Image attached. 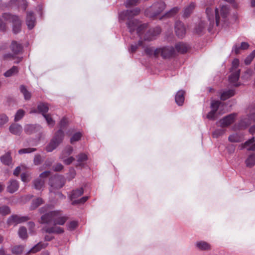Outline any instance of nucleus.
<instances>
[{"mask_svg": "<svg viewBox=\"0 0 255 255\" xmlns=\"http://www.w3.org/2000/svg\"><path fill=\"white\" fill-rule=\"evenodd\" d=\"M230 8L228 5H220L219 8H216L214 10L210 7H207L206 13L210 22L209 30H211L215 22L217 26H223L227 20Z\"/></svg>", "mask_w": 255, "mask_h": 255, "instance_id": "1", "label": "nucleus"}, {"mask_svg": "<svg viewBox=\"0 0 255 255\" xmlns=\"http://www.w3.org/2000/svg\"><path fill=\"white\" fill-rule=\"evenodd\" d=\"M67 219V216L62 215L61 211L55 210L43 215L41 217L40 223L45 224L53 223L54 225H63Z\"/></svg>", "mask_w": 255, "mask_h": 255, "instance_id": "2", "label": "nucleus"}, {"mask_svg": "<svg viewBox=\"0 0 255 255\" xmlns=\"http://www.w3.org/2000/svg\"><path fill=\"white\" fill-rule=\"evenodd\" d=\"M4 20L9 21L12 23V31L14 34L19 33L21 30V20L16 15H12L9 13H4L2 15Z\"/></svg>", "mask_w": 255, "mask_h": 255, "instance_id": "3", "label": "nucleus"}, {"mask_svg": "<svg viewBox=\"0 0 255 255\" xmlns=\"http://www.w3.org/2000/svg\"><path fill=\"white\" fill-rule=\"evenodd\" d=\"M64 137L63 131L59 129L54 134L49 144L46 146L45 149L48 152L54 150L63 141Z\"/></svg>", "mask_w": 255, "mask_h": 255, "instance_id": "4", "label": "nucleus"}, {"mask_svg": "<svg viewBox=\"0 0 255 255\" xmlns=\"http://www.w3.org/2000/svg\"><path fill=\"white\" fill-rule=\"evenodd\" d=\"M166 7V4L162 1L154 3L149 8L145 10L147 16L153 17L159 14Z\"/></svg>", "mask_w": 255, "mask_h": 255, "instance_id": "5", "label": "nucleus"}, {"mask_svg": "<svg viewBox=\"0 0 255 255\" xmlns=\"http://www.w3.org/2000/svg\"><path fill=\"white\" fill-rule=\"evenodd\" d=\"M127 26L129 31L131 34L135 30L138 36L141 37L143 31L147 28V24L146 23L141 24L139 21L136 19L129 20L127 23Z\"/></svg>", "mask_w": 255, "mask_h": 255, "instance_id": "6", "label": "nucleus"}, {"mask_svg": "<svg viewBox=\"0 0 255 255\" xmlns=\"http://www.w3.org/2000/svg\"><path fill=\"white\" fill-rule=\"evenodd\" d=\"M65 183V179L62 175H56L49 179V184L50 186V192H54V189H58L62 188Z\"/></svg>", "mask_w": 255, "mask_h": 255, "instance_id": "7", "label": "nucleus"}, {"mask_svg": "<svg viewBox=\"0 0 255 255\" xmlns=\"http://www.w3.org/2000/svg\"><path fill=\"white\" fill-rule=\"evenodd\" d=\"M174 53V49L173 47H164L155 49L154 52V56L158 57L159 54L164 58H169L172 57Z\"/></svg>", "mask_w": 255, "mask_h": 255, "instance_id": "8", "label": "nucleus"}, {"mask_svg": "<svg viewBox=\"0 0 255 255\" xmlns=\"http://www.w3.org/2000/svg\"><path fill=\"white\" fill-rule=\"evenodd\" d=\"M223 104L219 101H213L211 104L212 110L208 113L206 117L210 120H215L217 118V112Z\"/></svg>", "mask_w": 255, "mask_h": 255, "instance_id": "9", "label": "nucleus"}, {"mask_svg": "<svg viewBox=\"0 0 255 255\" xmlns=\"http://www.w3.org/2000/svg\"><path fill=\"white\" fill-rule=\"evenodd\" d=\"M29 219V217L26 216H21L17 215H12L7 219V224L9 226H15L18 224L26 222Z\"/></svg>", "mask_w": 255, "mask_h": 255, "instance_id": "10", "label": "nucleus"}, {"mask_svg": "<svg viewBox=\"0 0 255 255\" xmlns=\"http://www.w3.org/2000/svg\"><path fill=\"white\" fill-rule=\"evenodd\" d=\"M161 32V29L159 27H155L150 28L146 32L144 36V40L145 41H151L155 39L156 36Z\"/></svg>", "mask_w": 255, "mask_h": 255, "instance_id": "11", "label": "nucleus"}, {"mask_svg": "<svg viewBox=\"0 0 255 255\" xmlns=\"http://www.w3.org/2000/svg\"><path fill=\"white\" fill-rule=\"evenodd\" d=\"M236 116V114L233 113L224 117L219 122L220 126L222 128L228 127L234 122Z\"/></svg>", "mask_w": 255, "mask_h": 255, "instance_id": "12", "label": "nucleus"}, {"mask_svg": "<svg viewBox=\"0 0 255 255\" xmlns=\"http://www.w3.org/2000/svg\"><path fill=\"white\" fill-rule=\"evenodd\" d=\"M175 31L179 38H183L186 33V28L184 24L180 21H177L175 24Z\"/></svg>", "mask_w": 255, "mask_h": 255, "instance_id": "13", "label": "nucleus"}, {"mask_svg": "<svg viewBox=\"0 0 255 255\" xmlns=\"http://www.w3.org/2000/svg\"><path fill=\"white\" fill-rule=\"evenodd\" d=\"M42 127L39 125L28 124L24 126V132L27 134H31L41 131Z\"/></svg>", "mask_w": 255, "mask_h": 255, "instance_id": "14", "label": "nucleus"}, {"mask_svg": "<svg viewBox=\"0 0 255 255\" xmlns=\"http://www.w3.org/2000/svg\"><path fill=\"white\" fill-rule=\"evenodd\" d=\"M26 23L29 29H32L35 24V17L33 12L28 11L27 12Z\"/></svg>", "mask_w": 255, "mask_h": 255, "instance_id": "15", "label": "nucleus"}, {"mask_svg": "<svg viewBox=\"0 0 255 255\" xmlns=\"http://www.w3.org/2000/svg\"><path fill=\"white\" fill-rule=\"evenodd\" d=\"M42 231L47 233L56 234H62L64 232L63 228L56 226V225H54L51 227H45L42 229Z\"/></svg>", "mask_w": 255, "mask_h": 255, "instance_id": "16", "label": "nucleus"}, {"mask_svg": "<svg viewBox=\"0 0 255 255\" xmlns=\"http://www.w3.org/2000/svg\"><path fill=\"white\" fill-rule=\"evenodd\" d=\"M76 157L77 162L75 163V166L76 167H83L88 159L87 155L84 153H79L77 155Z\"/></svg>", "mask_w": 255, "mask_h": 255, "instance_id": "17", "label": "nucleus"}, {"mask_svg": "<svg viewBox=\"0 0 255 255\" xmlns=\"http://www.w3.org/2000/svg\"><path fill=\"white\" fill-rule=\"evenodd\" d=\"M196 248L201 251H206L211 250V245L204 241H199L195 243Z\"/></svg>", "mask_w": 255, "mask_h": 255, "instance_id": "18", "label": "nucleus"}, {"mask_svg": "<svg viewBox=\"0 0 255 255\" xmlns=\"http://www.w3.org/2000/svg\"><path fill=\"white\" fill-rule=\"evenodd\" d=\"M19 188V184L17 181L11 179L9 181L7 186V191L10 193L16 192Z\"/></svg>", "mask_w": 255, "mask_h": 255, "instance_id": "19", "label": "nucleus"}, {"mask_svg": "<svg viewBox=\"0 0 255 255\" xmlns=\"http://www.w3.org/2000/svg\"><path fill=\"white\" fill-rule=\"evenodd\" d=\"M255 141V137H253L246 141L244 144H241L240 146V149H242L244 148H246L248 150L255 151V143L253 144Z\"/></svg>", "mask_w": 255, "mask_h": 255, "instance_id": "20", "label": "nucleus"}, {"mask_svg": "<svg viewBox=\"0 0 255 255\" xmlns=\"http://www.w3.org/2000/svg\"><path fill=\"white\" fill-rule=\"evenodd\" d=\"M9 130L14 135H19L22 132V128L19 124L13 123L9 126Z\"/></svg>", "mask_w": 255, "mask_h": 255, "instance_id": "21", "label": "nucleus"}, {"mask_svg": "<svg viewBox=\"0 0 255 255\" xmlns=\"http://www.w3.org/2000/svg\"><path fill=\"white\" fill-rule=\"evenodd\" d=\"M10 49L14 54L16 55L20 53L22 51V46L21 43L15 41H12L10 46Z\"/></svg>", "mask_w": 255, "mask_h": 255, "instance_id": "22", "label": "nucleus"}, {"mask_svg": "<svg viewBox=\"0 0 255 255\" xmlns=\"http://www.w3.org/2000/svg\"><path fill=\"white\" fill-rule=\"evenodd\" d=\"M240 75V70L234 71L229 77V82L234 86L237 87L239 84L236 83L238 81Z\"/></svg>", "mask_w": 255, "mask_h": 255, "instance_id": "23", "label": "nucleus"}, {"mask_svg": "<svg viewBox=\"0 0 255 255\" xmlns=\"http://www.w3.org/2000/svg\"><path fill=\"white\" fill-rule=\"evenodd\" d=\"M185 91L183 90H179L178 91L175 97V100L176 104L180 106L183 105V103L184 102V95H185Z\"/></svg>", "mask_w": 255, "mask_h": 255, "instance_id": "24", "label": "nucleus"}, {"mask_svg": "<svg viewBox=\"0 0 255 255\" xmlns=\"http://www.w3.org/2000/svg\"><path fill=\"white\" fill-rule=\"evenodd\" d=\"M47 243H43L39 242L32 247L28 252L27 254L29 253H35L40 251L41 249L45 248L48 246Z\"/></svg>", "mask_w": 255, "mask_h": 255, "instance_id": "25", "label": "nucleus"}, {"mask_svg": "<svg viewBox=\"0 0 255 255\" xmlns=\"http://www.w3.org/2000/svg\"><path fill=\"white\" fill-rule=\"evenodd\" d=\"M249 44L246 42H243L241 44V46H239L235 44L233 47L232 51L234 52L235 54H238L240 53V50H246L249 47Z\"/></svg>", "mask_w": 255, "mask_h": 255, "instance_id": "26", "label": "nucleus"}, {"mask_svg": "<svg viewBox=\"0 0 255 255\" xmlns=\"http://www.w3.org/2000/svg\"><path fill=\"white\" fill-rule=\"evenodd\" d=\"M235 94V91L233 89H229L224 91L221 93V99L225 101L227 99L232 97Z\"/></svg>", "mask_w": 255, "mask_h": 255, "instance_id": "27", "label": "nucleus"}, {"mask_svg": "<svg viewBox=\"0 0 255 255\" xmlns=\"http://www.w3.org/2000/svg\"><path fill=\"white\" fill-rule=\"evenodd\" d=\"M0 160L2 163L6 165H9L12 162V158L10 152H7L4 155L0 157Z\"/></svg>", "mask_w": 255, "mask_h": 255, "instance_id": "28", "label": "nucleus"}, {"mask_svg": "<svg viewBox=\"0 0 255 255\" xmlns=\"http://www.w3.org/2000/svg\"><path fill=\"white\" fill-rule=\"evenodd\" d=\"M37 110L38 112L41 113L43 116L44 115H46V113L48 111V105L46 103H41L38 105Z\"/></svg>", "mask_w": 255, "mask_h": 255, "instance_id": "29", "label": "nucleus"}, {"mask_svg": "<svg viewBox=\"0 0 255 255\" xmlns=\"http://www.w3.org/2000/svg\"><path fill=\"white\" fill-rule=\"evenodd\" d=\"M83 192L84 190L83 188L73 190L70 195V200H73L78 198L83 194Z\"/></svg>", "mask_w": 255, "mask_h": 255, "instance_id": "30", "label": "nucleus"}, {"mask_svg": "<svg viewBox=\"0 0 255 255\" xmlns=\"http://www.w3.org/2000/svg\"><path fill=\"white\" fill-rule=\"evenodd\" d=\"M243 135L237 133L230 135L228 137L229 140L233 142H241L243 140Z\"/></svg>", "mask_w": 255, "mask_h": 255, "instance_id": "31", "label": "nucleus"}, {"mask_svg": "<svg viewBox=\"0 0 255 255\" xmlns=\"http://www.w3.org/2000/svg\"><path fill=\"white\" fill-rule=\"evenodd\" d=\"M73 149L71 146H67L63 150L61 154L60 155V158L63 159L66 156L70 155L73 152Z\"/></svg>", "mask_w": 255, "mask_h": 255, "instance_id": "32", "label": "nucleus"}, {"mask_svg": "<svg viewBox=\"0 0 255 255\" xmlns=\"http://www.w3.org/2000/svg\"><path fill=\"white\" fill-rule=\"evenodd\" d=\"M175 48L178 52L184 53L187 51L188 46L186 44L179 42L175 45Z\"/></svg>", "mask_w": 255, "mask_h": 255, "instance_id": "33", "label": "nucleus"}, {"mask_svg": "<svg viewBox=\"0 0 255 255\" xmlns=\"http://www.w3.org/2000/svg\"><path fill=\"white\" fill-rule=\"evenodd\" d=\"M245 162L248 167H253L255 165V153L249 155Z\"/></svg>", "mask_w": 255, "mask_h": 255, "instance_id": "34", "label": "nucleus"}, {"mask_svg": "<svg viewBox=\"0 0 255 255\" xmlns=\"http://www.w3.org/2000/svg\"><path fill=\"white\" fill-rule=\"evenodd\" d=\"M44 184V180L42 179L37 178L33 181L34 187L36 190H41Z\"/></svg>", "mask_w": 255, "mask_h": 255, "instance_id": "35", "label": "nucleus"}, {"mask_svg": "<svg viewBox=\"0 0 255 255\" xmlns=\"http://www.w3.org/2000/svg\"><path fill=\"white\" fill-rule=\"evenodd\" d=\"M18 71L17 67L13 66L11 68L6 71L4 73V75L6 77H9L16 74Z\"/></svg>", "mask_w": 255, "mask_h": 255, "instance_id": "36", "label": "nucleus"}, {"mask_svg": "<svg viewBox=\"0 0 255 255\" xmlns=\"http://www.w3.org/2000/svg\"><path fill=\"white\" fill-rule=\"evenodd\" d=\"M194 7L195 5L193 3H190L188 6H187L184 10V17H188L192 13Z\"/></svg>", "mask_w": 255, "mask_h": 255, "instance_id": "37", "label": "nucleus"}, {"mask_svg": "<svg viewBox=\"0 0 255 255\" xmlns=\"http://www.w3.org/2000/svg\"><path fill=\"white\" fill-rule=\"evenodd\" d=\"M20 91L24 96V99L26 100H29L31 98V94L28 91L26 87L23 85L20 87Z\"/></svg>", "mask_w": 255, "mask_h": 255, "instance_id": "38", "label": "nucleus"}, {"mask_svg": "<svg viewBox=\"0 0 255 255\" xmlns=\"http://www.w3.org/2000/svg\"><path fill=\"white\" fill-rule=\"evenodd\" d=\"M43 203V201L42 198H38L34 199L32 201L30 208L32 210H34L41 205Z\"/></svg>", "mask_w": 255, "mask_h": 255, "instance_id": "39", "label": "nucleus"}, {"mask_svg": "<svg viewBox=\"0 0 255 255\" xmlns=\"http://www.w3.org/2000/svg\"><path fill=\"white\" fill-rule=\"evenodd\" d=\"M19 237L22 239H25L27 238V230L24 227H20L18 232Z\"/></svg>", "mask_w": 255, "mask_h": 255, "instance_id": "40", "label": "nucleus"}, {"mask_svg": "<svg viewBox=\"0 0 255 255\" xmlns=\"http://www.w3.org/2000/svg\"><path fill=\"white\" fill-rule=\"evenodd\" d=\"M130 17V15L128 10L123 11L119 13L120 21H124L126 18L129 19Z\"/></svg>", "mask_w": 255, "mask_h": 255, "instance_id": "41", "label": "nucleus"}, {"mask_svg": "<svg viewBox=\"0 0 255 255\" xmlns=\"http://www.w3.org/2000/svg\"><path fill=\"white\" fill-rule=\"evenodd\" d=\"M205 26V23L203 21H201L195 28V32L198 34L202 33Z\"/></svg>", "mask_w": 255, "mask_h": 255, "instance_id": "42", "label": "nucleus"}, {"mask_svg": "<svg viewBox=\"0 0 255 255\" xmlns=\"http://www.w3.org/2000/svg\"><path fill=\"white\" fill-rule=\"evenodd\" d=\"M179 7L177 6L174 7L167 12L165 14L164 16L167 17H172L175 15L179 11Z\"/></svg>", "mask_w": 255, "mask_h": 255, "instance_id": "43", "label": "nucleus"}, {"mask_svg": "<svg viewBox=\"0 0 255 255\" xmlns=\"http://www.w3.org/2000/svg\"><path fill=\"white\" fill-rule=\"evenodd\" d=\"M43 117L45 118L47 125L50 127H53L54 126L55 124V121L53 120L50 114L44 115Z\"/></svg>", "mask_w": 255, "mask_h": 255, "instance_id": "44", "label": "nucleus"}, {"mask_svg": "<svg viewBox=\"0 0 255 255\" xmlns=\"http://www.w3.org/2000/svg\"><path fill=\"white\" fill-rule=\"evenodd\" d=\"M251 124L249 119L245 118L240 122L239 127L240 128H245Z\"/></svg>", "mask_w": 255, "mask_h": 255, "instance_id": "45", "label": "nucleus"}, {"mask_svg": "<svg viewBox=\"0 0 255 255\" xmlns=\"http://www.w3.org/2000/svg\"><path fill=\"white\" fill-rule=\"evenodd\" d=\"M25 112L22 109L18 110L16 113L14 117V121L18 122L20 121L24 116Z\"/></svg>", "mask_w": 255, "mask_h": 255, "instance_id": "46", "label": "nucleus"}, {"mask_svg": "<svg viewBox=\"0 0 255 255\" xmlns=\"http://www.w3.org/2000/svg\"><path fill=\"white\" fill-rule=\"evenodd\" d=\"M23 249L24 247L22 246H16L12 248L11 252L13 254L20 255L22 253Z\"/></svg>", "mask_w": 255, "mask_h": 255, "instance_id": "47", "label": "nucleus"}, {"mask_svg": "<svg viewBox=\"0 0 255 255\" xmlns=\"http://www.w3.org/2000/svg\"><path fill=\"white\" fill-rule=\"evenodd\" d=\"M140 0H127L125 2V5L127 7L135 6L140 3Z\"/></svg>", "mask_w": 255, "mask_h": 255, "instance_id": "48", "label": "nucleus"}, {"mask_svg": "<svg viewBox=\"0 0 255 255\" xmlns=\"http://www.w3.org/2000/svg\"><path fill=\"white\" fill-rule=\"evenodd\" d=\"M255 57V50L252 51V52L248 55L245 59V63L246 65H249L251 64L253 59Z\"/></svg>", "mask_w": 255, "mask_h": 255, "instance_id": "49", "label": "nucleus"}, {"mask_svg": "<svg viewBox=\"0 0 255 255\" xmlns=\"http://www.w3.org/2000/svg\"><path fill=\"white\" fill-rule=\"evenodd\" d=\"M10 213V209L7 206H3L0 207V214L4 216L9 214Z\"/></svg>", "mask_w": 255, "mask_h": 255, "instance_id": "50", "label": "nucleus"}, {"mask_svg": "<svg viewBox=\"0 0 255 255\" xmlns=\"http://www.w3.org/2000/svg\"><path fill=\"white\" fill-rule=\"evenodd\" d=\"M36 148H22L18 150V153L19 154H25V153H30L36 151Z\"/></svg>", "mask_w": 255, "mask_h": 255, "instance_id": "51", "label": "nucleus"}, {"mask_svg": "<svg viewBox=\"0 0 255 255\" xmlns=\"http://www.w3.org/2000/svg\"><path fill=\"white\" fill-rule=\"evenodd\" d=\"M225 132V130L222 128L217 129L213 132V137L218 138L222 135Z\"/></svg>", "mask_w": 255, "mask_h": 255, "instance_id": "52", "label": "nucleus"}, {"mask_svg": "<svg viewBox=\"0 0 255 255\" xmlns=\"http://www.w3.org/2000/svg\"><path fill=\"white\" fill-rule=\"evenodd\" d=\"M82 134L79 132H76L73 134L70 139V142L73 143L75 141H77L81 139Z\"/></svg>", "mask_w": 255, "mask_h": 255, "instance_id": "53", "label": "nucleus"}, {"mask_svg": "<svg viewBox=\"0 0 255 255\" xmlns=\"http://www.w3.org/2000/svg\"><path fill=\"white\" fill-rule=\"evenodd\" d=\"M142 45V41L140 40L138 41V44L135 43L134 44L131 45L130 49H129V51L130 52H132V53L134 52L136 50L137 47L139 46H141Z\"/></svg>", "mask_w": 255, "mask_h": 255, "instance_id": "54", "label": "nucleus"}, {"mask_svg": "<svg viewBox=\"0 0 255 255\" xmlns=\"http://www.w3.org/2000/svg\"><path fill=\"white\" fill-rule=\"evenodd\" d=\"M8 121V118L5 114H1L0 115V127H2Z\"/></svg>", "mask_w": 255, "mask_h": 255, "instance_id": "55", "label": "nucleus"}, {"mask_svg": "<svg viewBox=\"0 0 255 255\" xmlns=\"http://www.w3.org/2000/svg\"><path fill=\"white\" fill-rule=\"evenodd\" d=\"M88 199V196H84L82 198H80L79 200H74L72 202V204L73 205H75L78 204H83Z\"/></svg>", "mask_w": 255, "mask_h": 255, "instance_id": "56", "label": "nucleus"}, {"mask_svg": "<svg viewBox=\"0 0 255 255\" xmlns=\"http://www.w3.org/2000/svg\"><path fill=\"white\" fill-rule=\"evenodd\" d=\"M155 49L153 47H147L144 49V52L146 54L149 56L154 55V50Z\"/></svg>", "mask_w": 255, "mask_h": 255, "instance_id": "57", "label": "nucleus"}, {"mask_svg": "<svg viewBox=\"0 0 255 255\" xmlns=\"http://www.w3.org/2000/svg\"><path fill=\"white\" fill-rule=\"evenodd\" d=\"M76 173L75 169L73 168H71L69 169V173L68 174V179L69 180H71V179L75 178L76 176Z\"/></svg>", "mask_w": 255, "mask_h": 255, "instance_id": "58", "label": "nucleus"}, {"mask_svg": "<svg viewBox=\"0 0 255 255\" xmlns=\"http://www.w3.org/2000/svg\"><path fill=\"white\" fill-rule=\"evenodd\" d=\"M42 160V159L41 155L39 154H37L34 156L33 162L35 165H38L41 163Z\"/></svg>", "mask_w": 255, "mask_h": 255, "instance_id": "59", "label": "nucleus"}, {"mask_svg": "<svg viewBox=\"0 0 255 255\" xmlns=\"http://www.w3.org/2000/svg\"><path fill=\"white\" fill-rule=\"evenodd\" d=\"M78 226V222L75 221L70 222L68 225V229L70 230H74Z\"/></svg>", "mask_w": 255, "mask_h": 255, "instance_id": "60", "label": "nucleus"}, {"mask_svg": "<svg viewBox=\"0 0 255 255\" xmlns=\"http://www.w3.org/2000/svg\"><path fill=\"white\" fill-rule=\"evenodd\" d=\"M52 169L54 171H60L63 169V166L60 163H56L52 167Z\"/></svg>", "mask_w": 255, "mask_h": 255, "instance_id": "61", "label": "nucleus"}, {"mask_svg": "<svg viewBox=\"0 0 255 255\" xmlns=\"http://www.w3.org/2000/svg\"><path fill=\"white\" fill-rule=\"evenodd\" d=\"M128 10L129 11V14L130 15V17L138 14L140 11V9L138 7H136L132 10Z\"/></svg>", "mask_w": 255, "mask_h": 255, "instance_id": "62", "label": "nucleus"}, {"mask_svg": "<svg viewBox=\"0 0 255 255\" xmlns=\"http://www.w3.org/2000/svg\"><path fill=\"white\" fill-rule=\"evenodd\" d=\"M239 65V60L238 59H235L232 62V71H236L237 69V68L238 67Z\"/></svg>", "mask_w": 255, "mask_h": 255, "instance_id": "63", "label": "nucleus"}, {"mask_svg": "<svg viewBox=\"0 0 255 255\" xmlns=\"http://www.w3.org/2000/svg\"><path fill=\"white\" fill-rule=\"evenodd\" d=\"M21 180L24 182H28L29 181V175L27 173H22L21 174Z\"/></svg>", "mask_w": 255, "mask_h": 255, "instance_id": "64", "label": "nucleus"}]
</instances>
